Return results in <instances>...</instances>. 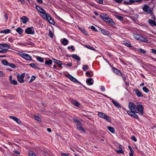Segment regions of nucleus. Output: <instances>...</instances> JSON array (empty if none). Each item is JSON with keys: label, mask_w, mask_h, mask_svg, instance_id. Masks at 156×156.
Returning a JSON list of instances; mask_svg holds the SVG:
<instances>
[{"label": "nucleus", "mask_w": 156, "mask_h": 156, "mask_svg": "<svg viewBox=\"0 0 156 156\" xmlns=\"http://www.w3.org/2000/svg\"><path fill=\"white\" fill-rule=\"evenodd\" d=\"M9 118L10 119H12L16 121V122L17 123H18V124H21V122L20 121V120L19 119L17 118V117H15V116H9Z\"/></svg>", "instance_id": "412c9836"}, {"label": "nucleus", "mask_w": 156, "mask_h": 156, "mask_svg": "<svg viewBox=\"0 0 156 156\" xmlns=\"http://www.w3.org/2000/svg\"><path fill=\"white\" fill-rule=\"evenodd\" d=\"M13 39L11 37H9L8 39V41L10 42H13Z\"/></svg>", "instance_id": "8fccbe9b"}, {"label": "nucleus", "mask_w": 156, "mask_h": 156, "mask_svg": "<svg viewBox=\"0 0 156 156\" xmlns=\"http://www.w3.org/2000/svg\"><path fill=\"white\" fill-rule=\"evenodd\" d=\"M115 1L118 3L121 2L122 1V0H115Z\"/></svg>", "instance_id": "338daca9"}, {"label": "nucleus", "mask_w": 156, "mask_h": 156, "mask_svg": "<svg viewBox=\"0 0 156 156\" xmlns=\"http://www.w3.org/2000/svg\"><path fill=\"white\" fill-rule=\"evenodd\" d=\"M8 66H9L10 67L12 68H15L16 67V65L14 64L13 63H9Z\"/></svg>", "instance_id": "a18cd8bd"}, {"label": "nucleus", "mask_w": 156, "mask_h": 156, "mask_svg": "<svg viewBox=\"0 0 156 156\" xmlns=\"http://www.w3.org/2000/svg\"><path fill=\"white\" fill-rule=\"evenodd\" d=\"M86 75L87 76L89 77H91L92 76V75L91 74L90 72L89 71L86 72Z\"/></svg>", "instance_id": "09e8293b"}, {"label": "nucleus", "mask_w": 156, "mask_h": 156, "mask_svg": "<svg viewBox=\"0 0 156 156\" xmlns=\"http://www.w3.org/2000/svg\"><path fill=\"white\" fill-rule=\"evenodd\" d=\"M151 52L155 55H156V50L154 49L151 50Z\"/></svg>", "instance_id": "680f3d73"}, {"label": "nucleus", "mask_w": 156, "mask_h": 156, "mask_svg": "<svg viewBox=\"0 0 156 156\" xmlns=\"http://www.w3.org/2000/svg\"><path fill=\"white\" fill-rule=\"evenodd\" d=\"M20 20H21L23 23L24 24L26 23L29 20L28 18L25 16H23L21 17L20 18Z\"/></svg>", "instance_id": "aec40b11"}, {"label": "nucleus", "mask_w": 156, "mask_h": 156, "mask_svg": "<svg viewBox=\"0 0 156 156\" xmlns=\"http://www.w3.org/2000/svg\"><path fill=\"white\" fill-rule=\"evenodd\" d=\"M25 76V73H23L21 75L19 74L17 75L16 77L17 78V80L20 83H22L24 82V78Z\"/></svg>", "instance_id": "1a4fd4ad"}, {"label": "nucleus", "mask_w": 156, "mask_h": 156, "mask_svg": "<svg viewBox=\"0 0 156 156\" xmlns=\"http://www.w3.org/2000/svg\"><path fill=\"white\" fill-rule=\"evenodd\" d=\"M123 43L124 45L128 47H132L131 44L129 41H123Z\"/></svg>", "instance_id": "b1692460"}, {"label": "nucleus", "mask_w": 156, "mask_h": 156, "mask_svg": "<svg viewBox=\"0 0 156 156\" xmlns=\"http://www.w3.org/2000/svg\"><path fill=\"white\" fill-rule=\"evenodd\" d=\"M127 112L129 115L131 116H133L134 118L137 119H139V116L136 114V112H132L131 111H127Z\"/></svg>", "instance_id": "f8f14e48"}, {"label": "nucleus", "mask_w": 156, "mask_h": 156, "mask_svg": "<svg viewBox=\"0 0 156 156\" xmlns=\"http://www.w3.org/2000/svg\"><path fill=\"white\" fill-rule=\"evenodd\" d=\"M48 36L51 38H52L53 37V34L51 30H49Z\"/></svg>", "instance_id": "79ce46f5"}, {"label": "nucleus", "mask_w": 156, "mask_h": 156, "mask_svg": "<svg viewBox=\"0 0 156 156\" xmlns=\"http://www.w3.org/2000/svg\"><path fill=\"white\" fill-rule=\"evenodd\" d=\"M99 30L101 31V33L105 35H109V31H108L105 29H103L101 28H99Z\"/></svg>", "instance_id": "4468645a"}, {"label": "nucleus", "mask_w": 156, "mask_h": 156, "mask_svg": "<svg viewBox=\"0 0 156 156\" xmlns=\"http://www.w3.org/2000/svg\"><path fill=\"white\" fill-rule=\"evenodd\" d=\"M36 58L37 60H38L40 62H44V59L43 58H41V57L40 56H36Z\"/></svg>", "instance_id": "cd10ccee"}, {"label": "nucleus", "mask_w": 156, "mask_h": 156, "mask_svg": "<svg viewBox=\"0 0 156 156\" xmlns=\"http://www.w3.org/2000/svg\"><path fill=\"white\" fill-rule=\"evenodd\" d=\"M108 129L112 133H114L115 132L114 128L112 127L107 126Z\"/></svg>", "instance_id": "bb28decb"}, {"label": "nucleus", "mask_w": 156, "mask_h": 156, "mask_svg": "<svg viewBox=\"0 0 156 156\" xmlns=\"http://www.w3.org/2000/svg\"><path fill=\"white\" fill-rule=\"evenodd\" d=\"M72 57L77 61L80 60V58L76 54H73L72 55Z\"/></svg>", "instance_id": "a878e982"}, {"label": "nucleus", "mask_w": 156, "mask_h": 156, "mask_svg": "<svg viewBox=\"0 0 156 156\" xmlns=\"http://www.w3.org/2000/svg\"><path fill=\"white\" fill-rule=\"evenodd\" d=\"M13 152L15 154H20V152L19 151H13Z\"/></svg>", "instance_id": "0e129e2a"}, {"label": "nucleus", "mask_w": 156, "mask_h": 156, "mask_svg": "<svg viewBox=\"0 0 156 156\" xmlns=\"http://www.w3.org/2000/svg\"><path fill=\"white\" fill-rule=\"evenodd\" d=\"M100 94L102 95H103L104 96H105L106 97H107V98H109L110 100H112V103L117 108H121V107L120 106V105H119L118 103H117V102H116V101H115L113 100H112V98H111L110 97L108 96H107L106 95H105V94Z\"/></svg>", "instance_id": "9d476101"}, {"label": "nucleus", "mask_w": 156, "mask_h": 156, "mask_svg": "<svg viewBox=\"0 0 156 156\" xmlns=\"http://www.w3.org/2000/svg\"><path fill=\"white\" fill-rule=\"evenodd\" d=\"M97 2L101 4H102L103 2V0H97Z\"/></svg>", "instance_id": "69168bd1"}, {"label": "nucleus", "mask_w": 156, "mask_h": 156, "mask_svg": "<svg viewBox=\"0 0 156 156\" xmlns=\"http://www.w3.org/2000/svg\"><path fill=\"white\" fill-rule=\"evenodd\" d=\"M52 61L50 59H49L48 60H46L45 61V63L46 65H50L52 63Z\"/></svg>", "instance_id": "72a5a7b5"}, {"label": "nucleus", "mask_w": 156, "mask_h": 156, "mask_svg": "<svg viewBox=\"0 0 156 156\" xmlns=\"http://www.w3.org/2000/svg\"><path fill=\"white\" fill-rule=\"evenodd\" d=\"M78 29L80 30L82 32H83V33L85 34H87V32L84 29H82L80 27H79Z\"/></svg>", "instance_id": "a19ab883"}, {"label": "nucleus", "mask_w": 156, "mask_h": 156, "mask_svg": "<svg viewBox=\"0 0 156 156\" xmlns=\"http://www.w3.org/2000/svg\"><path fill=\"white\" fill-rule=\"evenodd\" d=\"M117 152L118 153H123V151L122 150H119L117 151Z\"/></svg>", "instance_id": "4d7b16f0"}, {"label": "nucleus", "mask_w": 156, "mask_h": 156, "mask_svg": "<svg viewBox=\"0 0 156 156\" xmlns=\"http://www.w3.org/2000/svg\"><path fill=\"white\" fill-rule=\"evenodd\" d=\"M77 127L79 130H81L84 132H85V130L80 124L77 125Z\"/></svg>", "instance_id": "c756f323"}, {"label": "nucleus", "mask_w": 156, "mask_h": 156, "mask_svg": "<svg viewBox=\"0 0 156 156\" xmlns=\"http://www.w3.org/2000/svg\"><path fill=\"white\" fill-rule=\"evenodd\" d=\"M73 120L75 122L77 123L78 125L80 124L81 123L80 122L76 119H73Z\"/></svg>", "instance_id": "5fc2aeb1"}, {"label": "nucleus", "mask_w": 156, "mask_h": 156, "mask_svg": "<svg viewBox=\"0 0 156 156\" xmlns=\"http://www.w3.org/2000/svg\"><path fill=\"white\" fill-rule=\"evenodd\" d=\"M68 40L66 38H64L61 41V44L64 46H66L68 44Z\"/></svg>", "instance_id": "393cba45"}, {"label": "nucleus", "mask_w": 156, "mask_h": 156, "mask_svg": "<svg viewBox=\"0 0 156 156\" xmlns=\"http://www.w3.org/2000/svg\"><path fill=\"white\" fill-rule=\"evenodd\" d=\"M61 155L62 156H69V155L68 154H66L64 153H61Z\"/></svg>", "instance_id": "bf43d9fd"}, {"label": "nucleus", "mask_w": 156, "mask_h": 156, "mask_svg": "<svg viewBox=\"0 0 156 156\" xmlns=\"http://www.w3.org/2000/svg\"><path fill=\"white\" fill-rule=\"evenodd\" d=\"M29 65L33 68H36L37 67V65L33 63H30Z\"/></svg>", "instance_id": "37998d69"}, {"label": "nucleus", "mask_w": 156, "mask_h": 156, "mask_svg": "<svg viewBox=\"0 0 156 156\" xmlns=\"http://www.w3.org/2000/svg\"><path fill=\"white\" fill-rule=\"evenodd\" d=\"M131 0H129L128 2L125 1L124 2V3L125 5H131L132 2Z\"/></svg>", "instance_id": "ea45409f"}, {"label": "nucleus", "mask_w": 156, "mask_h": 156, "mask_svg": "<svg viewBox=\"0 0 156 156\" xmlns=\"http://www.w3.org/2000/svg\"><path fill=\"white\" fill-rule=\"evenodd\" d=\"M34 118L35 120H37L38 122L41 121V119L38 116L34 115Z\"/></svg>", "instance_id": "c9c22d12"}, {"label": "nucleus", "mask_w": 156, "mask_h": 156, "mask_svg": "<svg viewBox=\"0 0 156 156\" xmlns=\"http://www.w3.org/2000/svg\"><path fill=\"white\" fill-rule=\"evenodd\" d=\"M48 15H49L48 16H47L46 15V16L47 18V19H46V18L44 19L46 20H48L50 23L53 25H55V22L54 21V20L53 19H51L50 15L49 14H48Z\"/></svg>", "instance_id": "9b49d317"}, {"label": "nucleus", "mask_w": 156, "mask_h": 156, "mask_svg": "<svg viewBox=\"0 0 156 156\" xmlns=\"http://www.w3.org/2000/svg\"><path fill=\"white\" fill-rule=\"evenodd\" d=\"M35 78L36 77L34 76H32L30 80V82L31 83L35 79Z\"/></svg>", "instance_id": "3c124183"}, {"label": "nucleus", "mask_w": 156, "mask_h": 156, "mask_svg": "<svg viewBox=\"0 0 156 156\" xmlns=\"http://www.w3.org/2000/svg\"><path fill=\"white\" fill-rule=\"evenodd\" d=\"M133 36L135 39L139 41L144 42H147L148 41L146 39L140 34L134 33L133 34Z\"/></svg>", "instance_id": "7ed1b4c3"}, {"label": "nucleus", "mask_w": 156, "mask_h": 156, "mask_svg": "<svg viewBox=\"0 0 156 156\" xmlns=\"http://www.w3.org/2000/svg\"><path fill=\"white\" fill-rule=\"evenodd\" d=\"M108 15L105 14H101L100 15V17L103 20L105 21L108 17Z\"/></svg>", "instance_id": "6ab92c4d"}, {"label": "nucleus", "mask_w": 156, "mask_h": 156, "mask_svg": "<svg viewBox=\"0 0 156 156\" xmlns=\"http://www.w3.org/2000/svg\"><path fill=\"white\" fill-rule=\"evenodd\" d=\"M12 84H13L15 85H16L17 84V81L15 80H13L10 82Z\"/></svg>", "instance_id": "49530a36"}, {"label": "nucleus", "mask_w": 156, "mask_h": 156, "mask_svg": "<svg viewBox=\"0 0 156 156\" xmlns=\"http://www.w3.org/2000/svg\"><path fill=\"white\" fill-rule=\"evenodd\" d=\"M52 59L53 60V62L56 64L59 61V60H57L56 59H55V58H52Z\"/></svg>", "instance_id": "e2e57ef3"}, {"label": "nucleus", "mask_w": 156, "mask_h": 156, "mask_svg": "<svg viewBox=\"0 0 156 156\" xmlns=\"http://www.w3.org/2000/svg\"><path fill=\"white\" fill-rule=\"evenodd\" d=\"M4 17L5 19L6 20H8V16L7 14L6 13H5Z\"/></svg>", "instance_id": "052dcab7"}, {"label": "nucleus", "mask_w": 156, "mask_h": 156, "mask_svg": "<svg viewBox=\"0 0 156 156\" xmlns=\"http://www.w3.org/2000/svg\"><path fill=\"white\" fill-rule=\"evenodd\" d=\"M144 0H131V1H132V4H133L135 2L141 3Z\"/></svg>", "instance_id": "2f4dec72"}, {"label": "nucleus", "mask_w": 156, "mask_h": 156, "mask_svg": "<svg viewBox=\"0 0 156 156\" xmlns=\"http://www.w3.org/2000/svg\"><path fill=\"white\" fill-rule=\"evenodd\" d=\"M25 33L27 34L33 35L34 34V30L33 27H29L25 30Z\"/></svg>", "instance_id": "6e6552de"}, {"label": "nucleus", "mask_w": 156, "mask_h": 156, "mask_svg": "<svg viewBox=\"0 0 156 156\" xmlns=\"http://www.w3.org/2000/svg\"><path fill=\"white\" fill-rule=\"evenodd\" d=\"M131 140H133L135 142H136L137 141V139L136 138L135 136H133L131 137Z\"/></svg>", "instance_id": "603ef678"}, {"label": "nucleus", "mask_w": 156, "mask_h": 156, "mask_svg": "<svg viewBox=\"0 0 156 156\" xmlns=\"http://www.w3.org/2000/svg\"><path fill=\"white\" fill-rule=\"evenodd\" d=\"M28 155L29 156H36L35 153L32 151H30L28 152Z\"/></svg>", "instance_id": "f704fd0d"}, {"label": "nucleus", "mask_w": 156, "mask_h": 156, "mask_svg": "<svg viewBox=\"0 0 156 156\" xmlns=\"http://www.w3.org/2000/svg\"><path fill=\"white\" fill-rule=\"evenodd\" d=\"M148 23L151 26H156V22L153 20L149 19Z\"/></svg>", "instance_id": "4be33fe9"}, {"label": "nucleus", "mask_w": 156, "mask_h": 156, "mask_svg": "<svg viewBox=\"0 0 156 156\" xmlns=\"http://www.w3.org/2000/svg\"><path fill=\"white\" fill-rule=\"evenodd\" d=\"M88 68V66L87 65H84L83 66L82 69L83 71H86Z\"/></svg>", "instance_id": "e433bc0d"}, {"label": "nucleus", "mask_w": 156, "mask_h": 156, "mask_svg": "<svg viewBox=\"0 0 156 156\" xmlns=\"http://www.w3.org/2000/svg\"><path fill=\"white\" fill-rule=\"evenodd\" d=\"M101 90L102 91H105V88L104 86H101Z\"/></svg>", "instance_id": "13d9d810"}, {"label": "nucleus", "mask_w": 156, "mask_h": 156, "mask_svg": "<svg viewBox=\"0 0 156 156\" xmlns=\"http://www.w3.org/2000/svg\"><path fill=\"white\" fill-rule=\"evenodd\" d=\"M142 9L147 14H151L152 12V9L150 7L146 4L144 5Z\"/></svg>", "instance_id": "423d86ee"}, {"label": "nucleus", "mask_w": 156, "mask_h": 156, "mask_svg": "<svg viewBox=\"0 0 156 156\" xmlns=\"http://www.w3.org/2000/svg\"><path fill=\"white\" fill-rule=\"evenodd\" d=\"M86 47L90 50H95V48H93L92 47H91V46H90V45L87 46H86Z\"/></svg>", "instance_id": "864d4df0"}, {"label": "nucleus", "mask_w": 156, "mask_h": 156, "mask_svg": "<svg viewBox=\"0 0 156 156\" xmlns=\"http://www.w3.org/2000/svg\"><path fill=\"white\" fill-rule=\"evenodd\" d=\"M128 108L130 110L127 111H131L132 112H135L142 115L144 113V107L141 105H138L137 106L133 102H130L128 105Z\"/></svg>", "instance_id": "f257e3e1"}, {"label": "nucleus", "mask_w": 156, "mask_h": 156, "mask_svg": "<svg viewBox=\"0 0 156 156\" xmlns=\"http://www.w3.org/2000/svg\"><path fill=\"white\" fill-rule=\"evenodd\" d=\"M10 30L9 29H6L5 30H4L0 32L1 33H5V34H8L10 33Z\"/></svg>", "instance_id": "c85d7f7f"}, {"label": "nucleus", "mask_w": 156, "mask_h": 156, "mask_svg": "<svg viewBox=\"0 0 156 156\" xmlns=\"http://www.w3.org/2000/svg\"><path fill=\"white\" fill-rule=\"evenodd\" d=\"M91 29H92L93 30H94L95 31H98L97 30L94 26H91Z\"/></svg>", "instance_id": "6e6d98bb"}, {"label": "nucleus", "mask_w": 156, "mask_h": 156, "mask_svg": "<svg viewBox=\"0 0 156 156\" xmlns=\"http://www.w3.org/2000/svg\"><path fill=\"white\" fill-rule=\"evenodd\" d=\"M143 90L146 93H148L149 92V90L146 87H144L143 88Z\"/></svg>", "instance_id": "c03bdc74"}, {"label": "nucleus", "mask_w": 156, "mask_h": 156, "mask_svg": "<svg viewBox=\"0 0 156 156\" xmlns=\"http://www.w3.org/2000/svg\"><path fill=\"white\" fill-rule=\"evenodd\" d=\"M56 64L58 65L59 68L61 69L62 68V63L61 61H59L56 63Z\"/></svg>", "instance_id": "58836bf2"}, {"label": "nucleus", "mask_w": 156, "mask_h": 156, "mask_svg": "<svg viewBox=\"0 0 156 156\" xmlns=\"http://www.w3.org/2000/svg\"><path fill=\"white\" fill-rule=\"evenodd\" d=\"M116 18L120 20V21H122L123 19V17L122 16L119 15H116L115 16Z\"/></svg>", "instance_id": "4c0bfd02"}, {"label": "nucleus", "mask_w": 156, "mask_h": 156, "mask_svg": "<svg viewBox=\"0 0 156 156\" xmlns=\"http://www.w3.org/2000/svg\"><path fill=\"white\" fill-rule=\"evenodd\" d=\"M105 22L108 23H110L112 25H115V23L114 21L113 20L110 18L109 17V16H108V18H107L106 20H105Z\"/></svg>", "instance_id": "ddd939ff"}, {"label": "nucleus", "mask_w": 156, "mask_h": 156, "mask_svg": "<svg viewBox=\"0 0 156 156\" xmlns=\"http://www.w3.org/2000/svg\"><path fill=\"white\" fill-rule=\"evenodd\" d=\"M68 78H69V79L71 81L76 83V82H78V81L74 77L72 76L70 74L68 75L67 76Z\"/></svg>", "instance_id": "a211bd4d"}, {"label": "nucleus", "mask_w": 156, "mask_h": 156, "mask_svg": "<svg viewBox=\"0 0 156 156\" xmlns=\"http://www.w3.org/2000/svg\"><path fill=\"white\" fill-rule=\"evenodd\" d=\"M86 83L89 85H92L94 83V80L92 78H87L86 79Z\"/></svg>", "instance_id": "f3484780"}, {"label": "nucleus", "mask_w": 156, "mask_h": 156, "mask_svg": "<svg viewBox=\"0 0 156 156\" xmlns=\"http://www.w3.org/2000/svg\"><path fill=\"white\" fill-rule=\"evenodd\" d=\"M16 31L19 35H22L23 32V30L20 27H18L16 30Z\"/></svg>", "instance_id": "5701e85b"}, {"label": "nucleus", "mask_w": 156, "mask_h": 156, "mask_svg": "<svg viewBox=\"0 0 156 156\" xmlns=\"http://www.w3.org/2000/svg\"><path fill=\"white\" fill-rule=\"evenodd\" d=\"M73 103L74 105L77 107H79L80 105V104L76 100L74 101Z\"/></svg>", "instance_id": "de8ad7c7"}, {"label": "nucleus", "mask_w": 156, "mask_h": 156, "mask_svg": "<svg viewBox=\"0 0 156 156\" xmlns=\"http://www.w3.org/2000/svg\"><path fill=\"white\" fill-rule=\"evenodd\" d=\"M36 8L38 11L40 12V15L44 19H45V18L46 19H47L46 15L47 16H48L49 15L48 14H47L45 12V10L43 8L38 5L36 6Z\"/></svg>", "instance_id": "f03ea898"}, {"label": "nucleus", "mask_w": 156, "mask_h": 156, "mask_svg": "<svg viewBox=\"0 0 156 156\" xmlns=\"http://www.w3.org/2000/svg\"><path fill=\"white\" fill-rule=\"evenodd\" d=\"M112 70L114 73L120 76L122 75V73L117 68H112Z\"/></svg>", "instance_id": "dca6fc26"}, {"label": "nucleus", "mask_w": 156, "mask_h": 156, "mask_svg": "<svg viewBox=\"0 0 156 156\" xmlns=\"http://www.w3.org/2000/svg\"><path fill=\"white\" fill-rule=\"evenodd\" d=\"M10 46L6 44H0V49L2 50L5 52H6L9 49Z\"/></svg>", "instance_id": "0eeeda50"}, {"label": "nucleus", "mask_w": 156, "mask_h": 156, "mask_svg": "<svg viewBox=\"0 0 156 156\" xmlns=\"http://www.w3.org/2000/svg\"><path fill=\"white\" fill-rule=\"evenodd\" d=\"M98 112V115L100 117L106 120L108 122H110L111 121V118L109 116L102 112Z\"/></svg>", "instance_id": "20e7f679"}, {"label": "nucleus", "mask_w": 156, "mask_h": 156, "mask_svg": "<svg viewBox=\"0 0 156 156\" xmlns=\"http://www.w3.org/2000/svg\"><path fill=\"white\" fill-rule=\"evenodd\" d=\"M135 94L138 97H142L143 95L140 91L138 89H136L134 90Z\"/></svg>", "instance_id": "2eb2a0df"}, {"label": "nucleus", "mask_w": 156, "mask_h": 156, "mask_svg": "<svg viewBox=\"0 0 156 156\" xmlns=\"http://www.w3.org/2000/svg\"><path fill=\"white\" fill-rule=\"evenodd\" d=\"M136 51H139L141 53H143V54H145L146 53V51L143 49H141V48H136Z\"/></svg>", "instance_id": "473e14b6"}, {"label": "nucleus", "mask_w": 156, "mask_h": 156, "mask_svg": "<svg viewBox=\"0 0 156 156\" xmlns=\"http://www.w3.org/2000/svg\"><path fill=\"white\" fill-rule=\"evenodd\" d=\"M37 2L41 4L43 3V2L42 0H36Z\"/></svg>", "instance_id": "774afa93"}, {"label": "nucleus", "mask_w": 156, "mask_h": 156, "mask_svg": "<svg viewBox=\"0 0 156 156\" xmlns=\"http://www.w3.org/2000/svg\"><path fill=\"white\" fill-rule=\"evenodd\" d=\"M17 53L20 55L22 57L27 60L31 61L32 60L31 57L27 54L24 53L22 52H17Z\"/></svg>", "instance_id": "39448f33"}, {"label": "nucleus", "mask_w": 156, "mask_h": 156, "mask_svg": "<svg viewBox=\"0 0 156 156\" xmlns=\"http://www.w3.org/2000/svg\"><path fill=\"white\" fill-rule=\"evenodd\" d=\"M2 63L4 65L6 66H8L9 63L5 60H3L1 61Z\"/></svg>", "instance_id": "7c9ffc66"}]
</instances>
